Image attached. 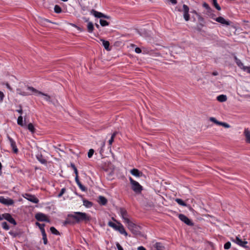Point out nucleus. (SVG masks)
<instances>
[{"label":"nucleus","mask_w":250,"mask_h":250,"mask_svg":"<svg viewBox=\"0 0 250 250\" xmlns=\"http://www.w3.org/2000/svg\"><path fill=\"white\" fill-rule=\"evenodd\" d=\"M0 203L7 206L12 205L14 202L10 198H5L3 196H0Z\"/></svg>","instance_id":"obj_10"},{"label":"nucleus","mask_w":250,"mask_h":250,"mask_svg":"<svg viewBox=\"0 0 250 250\" xmlns=\"http://www.w3.org/2000/svg\"><path fill=\"white\" fill-rule=\"evenodd\" d=\"M129 181L131 185V189L136 194H140L143 189V187L138 182L134 180L131 177H129Z\"/></svg>","instance_id":"obj_2"},{"label":"nucleus","mask_w":250,"mask_h":250,"mask_svg":"<svg viewBox=\"0 0 250 250\" xmlns=\"http://www.w3.org/2000/svg\"><path fill=\"white\" fill-rule=\"evenodd\" d=\"M8 139L10 142V146L12 148L13 152L17 154L18 152V149L17 147L16 142L14 140L9 136H7Z\"/></svg>","instance_id":"obj_12"},{"label":"nucleus","mask_w":250,"mask_h":250,"mask_svg":"<svg viewBox=\"0 0 250 250\" xmlns=\"http://www.w3.org/2000/svg\"><path fill=\"white\" fill-rule=\"evenodd\" d=\"M17 123L19 125L21 126L24 125V124L23 123V118L21 115L18 117L17 120Z\"/></svg>","instance_id":"obj_36"},{"label":"nucleus","mask_w":250,"mask_h":250,"mask_svg":"<svg viewBox=\"0 0 250 250\" xmlns=\"http://www.w3.org/2000/svg\"><path fill=\"white\" fill-rule=\"evenodd\" d=\"M98 202L100 205L102 206H105L107 203V200L104 196H99Z\"/></svg>","instance_id":"obj_18"},{"label":"nucleus","mask_w":250,"mask_h":250,"mask_svg":"<svg viewBox=\"0 0 250 250\" xmlns=\"http://www.w3.org/2000/svg\"><path fill=\"white\" fill-rule=\"evenodd\" d=\"M9 234L13 238H16L17 236H20L21 235V233L20 232H16L13 231H9Z\"/></svg>","instance_id":"obj_29"},{"label":"nucleus","mask_w":250,"mask_h":250,"mask_svg":"<svg viewBox=\"0 0 250 250\" xmlns=\"http://www.w3.org/2000/svg\"><path fill=\"white\" fill-rule=\"evenodd\" d=\"M54 11L56 13H60L62 12V10L59 5H56L54 7Z\"/></svg>","instance_id":"obj_38"},{"label":"nucleus","mask_w":250,"mask_h":250,"mask_svg":"<svg viewBox=\"0 0 250 250\" xmlns=\"http://www.w3.org/2000/svg\"><path fill=\"white\" fill-rule=\"evenodd\" d=\"M25 196L26 197H25V198L32 203H38L39 201V199L35 195H32L29 194H26Z\"/></svg>","instance_id":"obj_14"},{"label":"nucleus","mask_w":250,"mask_h":250,"mask_svg":"<svg viewBox=\"0 0 250 250\" xmlns=\"http://www.w3.org/2000/svg\"><path fill=\"white\" fill-rule=\"evenodd\" d=\"M68 217L75 220V223H79L80 222L84 221L87 222L91 219L90 217L86 213L82 212H74L73 214L68 215Z\"/></svg>","instance_id":"obj_1"},{"label":"nucleus","mask_w":250,"mask_h":250,"mask_svg":"<svg viewBox=\"0 0 250 250\" xmlns=\"http://www.w3.org/2000/svg\"><path fill=\"white\" fill-rule=\"evenodd\" d=\"M3 219H4L8 221L10 223L14 225H17V222L12 217L11 215L8 213L2 214Z\"/></svg>","instance_id":"obj_8"},{"label":"nucleus","mask_w":250,"mask_h":250,"mask_svg":"<svg viewBox=\"0 0 250 250\" xmlns=\"http://www.w3.org/2000/svg\"><path fill=\"white\" fill-rule=\"evenodd\" d=\"M108 225L113 228L115 230H117V228H118V225H116V224H115L114 223L111 222V221H109L108 222Z\"/></svg>","instance_id":"obj_35"},{"label":"nucleus","mask_w":250,"mask_h":250,"mask_svg":"<svg viewBox=\"0 0 250 250\" xmlns=\"http://www.w3.org/2000/svg\"><path fill=\"white\" fill-rule=\"evenodd\" d=\"M236 244H238L240 246H242L245 248H247L248 247L247 246V244L248 243V242L246 241H243L241 239H240L239 237H236L235 240L234 241Z\"/></svg>","instance_id":"obj_15"},{"label":"nucleus","mask_w":250,"mask_h":250,"mask_svg":"<svg viewBox=\"0 0 250 250\" xmlns=\"http://www.w3.org/2000/svg\"><path fill=\"white\" fill-rule=\"evenodd\" d=\"M183 11H184V18L186 21L189 20L190 17L188 14L189 7L186 4H184L183 6Z\"/></svg>","instance_id":"obj_11"},{"label":"nucleus","mask_w":250,"mask_h":250,"mask_svg":"<svg viewBox=\"0 0 250 250\" xmlns=\"http://www.w3.org/2000/svg\"><path fill=\"white\" fill-rule=\"evenodd\" d=\"M219 125H222L225 128H229L230 127V125L228 124L225 123V122H220Z\"/></svg>","instance_id":"obj_43"},{"label":"nucleus","mask_w":250,"mask_h":250,"mask_svg":"<svg viewBox=\"0 0 250 250\" xmlns=\"http://www.w3.org/2000/svg\"><path fill=\"white\" fill-rule=\"evenodd\" d=\"M94 152V150L93 149H90L89 150L87 154V156L88 158H91L93 155Z\"/></svg>","instance_id":"obj_44"},{"label":"nucleus","mask_w":250,"mask_h":250,"mask_svg":"<svg viewBox=\"0 0 250 250\" xmlns=\"http://www.w3.org/2000/svg\"><path fill=\"white\" fill-rule=\"evenodd\" d=\"M43 239V243L44 245H46L47 244V238H42Z\"/></svg>","instance_id":"obj_57"},{"label":"nucleus","mask_w":250,"mask_h":250,"mask_svg":"<svg viewBox=\"0 0 250 250\" xmlns=\"http://www.w3.org/2000/svg\"><path fill=\"white\" fill-rule=\"evenodd\" d=\"M215 21H216L222 24L226 25H230L231 22L229 21H227L223 17H219L215 19Z\"/></svg>","instance_id":"obj_13"},{"label":"nucleus","mask_w":250,"mask_h":250,"mask_svg":"<svg viewBox=\"0 0 250 250\" xmlns=\"http://www.w3.org/2000/svg\"><path fill=\"white\" fill-rule=\"evenodd\" d=\"M43 25H46L47 23L50 22V21L47 19H43L42 21Z\"/></svg>","instance_id":"obj_50"},{"label":"nucleus","mask_w":250,"mask_h":250,"mask_svg":"<svg viewBox=\"0 0 250 250\" xmlns=\"http://www.w3.org/2000/svg\"><path fill=\"white\" fill-rule=\"evenodd\" d=\"M35 218L39 221H45L49 222L50 220L47 218V216L42 213H37L35 215Z\"/></svg>","instance_id":"obj_7"},{"label":"nucleus","mask_w":250,"mask_h":250,"mask_svg":"<svg viewBox=\"0 0 250 250\" xmlns=\"http://www.w3.org/2000/svg\"><path fill=\"white\" fill-rule=\"evenodd\" d=\"M41 231L42 235L46 234L44 228V229H41Z\"/></svg>","instance_id":"obj_62"},{"label":"nucleus","mask_w":250,"mask_h":250,"mask_svg":"<svg viewBox=\"0 0 250 250\" xmlns=\"http://www.w3.org/2000/svg\"><path fill=\"white\" fill-rule=\"evenodd\" d=\"M244 135L245 137L246 142L248 144H250V130L248 128H245Z\"/></svg>","instance_id":"obj_16"},{"label":"nucleus","mask_w":250,"mask_h":250,"mask_svg":"<svg viewBox=\"0 0 250 250\" xmlns=\"http://www.w3.org/2000/svg\"><path fill=\"white\" fill-rule=\"evenodd\" d=\"M83 205L86 208H90L92 206L93 203L86 199L83 200Z\"/></svg>","instance_id":"obj_28"},{"label":"nucleus","mask_w":250,"mask_h":250,"mask_svg":"<svg viewBox=\"0 0 250 250\" xmlns=\"http://www.w3.org/2000/svg\"><path fill=\"white\" fill-rule=\"evenodd\" d=\"M20 109H18L17 110V111L20 114H21L22 113V110L21 109V106L20 107Z\"/></svg>","instance_id":"obj_61"},{"label":"nucleus","mask_w":250,"mask_h":250,"mask_svg":"<svg viewBox=\"0 0 250 250\" xmlns=\"http://www.w3.org/2000/svg\"><path fill=\"white\" fill-rule=\"evenodd\" d=\"M75 222L73 221H71L70 220L66 219V220L65 221L64 224H74Z\"/></svg>","instance_id":"obj_53"},{"label":"nucleus","mask_w":250,"mask_h":250,"mask_svg":"<svg viewBox=\"0 0 250 250\" xmlns=\"http://www.w3.org/2000/svg\"><path fill=\"white\" fill-rule=\"evenodd\" d=\"M120 213L122 219L124 220V222L125 223H126L130 220L129 217V215L125 208H120Z\"/></svg>","instance_id":"obj_5"},{"label":"nucleus","mask_w":250,"mask_h":250,"mask_svg":"<svg viewBox=\"0 0 250 250\" xmlns=\"http://www.w3.org/2000/svg\"><path fill=\"white\" fill-rule=\"evenodd\" d=\"M218 73L217 71H214L212 72V75L213 76H217L218 75Z\"/></svg>","instance_id":"obj_64"},{"label":"nucleus","mask_w":250,"mask_h":250,"mask_svg":"<svg viewBox=\"0 0 250 250\" xmlns=\"http://www.w3.org/2000/svg\"><path fill=\"white\" fill-rule=\"evenodd\" d=\"M27 90H29L32 91V92H34L35 94H38L39 95H41L44 96L45 97L44 99L46 101L51 102V103H53L51 100L50 96H49L48 95H47L46 94H44L41 91H39L38 90L36 89L35 88H34V87H31V86H27Z\"/></svg>","instance_id":"obj_4"},{"label":"nucleus","mask_w":250,"mask_h":250,"mask_svg":"<svg viewBox=\"0 0 250 250\" xmlns=\"http://www.w3.org/2000/svg\"><path fill=\"white\" fill-rule=\"evenodd\" d=\"M37 160L42 164H46L47 161L42 154H38L36 156Z\"/></svg>","instance_id":"obj_21"},{"label":"nucleus","mask_w":250,"mask_h":250,"mask_svg":"<svg viewBox=\"0 0 250 250\" xmlns=\"http://www.w3.org/2000/svg\"><path fill=\"white\" fill-rule=\"evenodd\" d=\"M242 69L245 71H247L248 73H250V66H244Z\"/></svg>","instance_id":"obj_49"},{"label":"nucleus","mask_w":250,"mask_h":250,"mask_svg":"<svg viewBox=\"0 0 250 250\" xmlns=\"http://www.w3.org/2000/svg\"><path fill=\"white\" fill-rule=\"evenodd\" d=\"M213 1V4L215 7L218 10H221V7L219 5V4L217 3V0H212Z\"/></svg>","instance_id":"obj_40"},{"label":"nucleus","mask_w":250,"mask_h":250,"mask_svg":"<svg viewBox=\"0 0 250 250\" xmlns=\"http://www.w3.org/2000/svg\"><path fill=\"white\" fill-rule=\"evenodd\" d=\"M117 132L116 131L114 132L111 135V138L108 141V143L109 145H111L112 143L114 141V139L116 135H117Z\"/></svg>","instance_id":"obj_34"},{"label":"nucleus","mask_w":250,"mask_h":250,"mask_svg":"<svg viewBox=\"0 0 250 250\" xmlns=\"http://www.w3.org/2000/svg\"><path fill=\"white\" fill-rule=\"evenodd\" d=\"M4 98V94L2 92L0 91V102H1L3 101Z\"/></svg>","instance_id":"obj_52"},{"label":"nucleus","mask_w":250,"mask_h":250,"mask_svg":"<svg viewBox=\"0 0 250 250\" xmlns=\"http://www.w3.org/2000/svg\"><path fill=\"white\" fill-rule=\"evenodd\" d=\"M203 6L205 8L207 11H210V9H211V8L210 7V6H209V5L206 2H204L203 4Z\"/></svg>","instance_id":"obj_47"},{"label":"nucleus","mask_w":250,"mask_h":250,"mask_svg":"<svg viewBox=\"0 0 250 250\" xmlns=\"http://www.w3.org/2000/svg\"><path fill=\"white\" fill-rule=\"evenodd\" d=\"M28 129L32 132V133H34L35 132V128L34 127V125L32 123H29L27 125Z\"/></svg>","instance_id":"obj_32"},{"label":"nucleus","mask_w":250,"mask_h":250,"mask_svg":"<svg viewBox=\"0 0 250 250\" xmlns=\"http://www.w3.org/2000/svg\"><path fill=\"white\" fill-rule=\"evenodd\" d=\"M36 225L37 226L39 229H40V230H41V229H44V227L45 226V224H40L39 223V222H37L36 223Z\"/></svg>","instance_id":"obj_46"},{"label":"nucleus","mask_w":250,"mask_h":250,"mask_svg":"<svg viewBox=\"0 0 250 250\" xmlns=\"http://www.w3.org/2000/svg\"><path fill=\"white\" fill-rule=\"evenodd\" d=\"M112 219L117 222L118 224V227L116 230L118 231L121 234H124L125 236H127V233L125 231L123 225L119 222H118L116 220H115L114 218H112Z\"/></svg>","instance_id":"obj_9"},{"label":"nucleus","mask_w":250,"mask_h":250,"mask_svg":"<svg viewBox=\"0 0 250 250\" xmlns=\"http://www.w3.org/2000/svg\"><path fill=\"white\" fill-rule=\"evenodd\" d=\"M87 31L89 33L93 32L94 29V25H93V23L91 21L88 22V24H87Z\"/></svg>","instance_id":"obj_25"},{"label":"nucleus","mask_w":250,"mask_h":250,"mask_svg":"<svg viewBox=\"0 0 250 250\" xmlns=\"http://www.w3.org/2000/svg\"><path fill=\"white\" fill-rule=\"evenodd\" d=\"M75 181L77 184L80 182L78 176H75Z\"/></svg>","instance_id":"obj_60"},{"label":"nucleus","mask_w":250,"mask_h":250,"mask_svg":"<svg viewBox=\"0 0 250 250\" xmlns=\"http://www.w3.org/2000/svg\"><path fill=\"white\" fill-rule=\"evenodd\" d=\"M77 185L82 191H85L87 190V188L81 182L78 183Z\"/></svg>","instance_id":"obj_41"},{"label":"nucleus","mask_w":250,"mask_h":250,"mask_svg":"<svg viewBox=\"0 0 250 250\" xmlns=\"http://www.w3.org/2000/svg\"><path fill=\"white\" fill-rule=\"evenodd\" d=\"M100 41L102 42L103 46L107 51H110L111 50V48L109 47L110 43L108 41H105L103 39H100Z\"/></svg>","instance_id":"obj_20"},{"label":"nucleus","mask_w":250,"mask_h":250,"mask_svg":"<svg viewBox=\"0 0 250 250\" xmlns=\"http://www.w3.org/2000/svg\"><path fill=\"white\" fill-rule=\"evenodd\" d=\"M175 201L180 205L187 207L188 205L186 203H185L181 199L176 198L175 199Z\"/></svg>","instance_id":"obj_31"},{"label":"nucleus","mask_w":250,"mask_h":250,"mask_svg":"<svg viewBox=\"0 0 250 250\" xmlns=\"http://www.w3.org/2000/svg\"><path fill=\"white\" fill-rule=\"evenodd\" d=\"M116 247L118 250H124L122 247L120 245V244L118 242L116 243Z\"/></svg>","instance_id":"obj_51"},{"label":"nucleus","mask_w":250,"mask_h":250,"mask_svg":"<svg viewBox=\"0 0 250 250\" xmlns=\"http://www.w3.org/2000/svg\"><path fill=\"white\" fill-rule=\"evenodd\" d=\"M103 18H104V19H110V16L106 15H104V16H103Z\"/></svg>","instance_id":"obj_58"},{"label":"nucleus","mask_w":250,"mask_h":250,"mask_svg":"<svg viewBox=\"0 0 250 250\" xmlns=\"http://www.w3.org/2000/svg\"><path fill=\"white\" fill-rule=\"evenodd\" d=\"M130 173L131 174L136 177H140L143 175V173L136 168H133L131 169L130 170Z\"/></svg>","instance_id":"obj_19"},{"label":"nucleus","mask_w":250,"mask_h":250,"mask_svg":"<svg viewBox=\"0 0 250 250\" xmlns=\"http://www.w3.org/2000/svg\"><path fill=\"white\" fill-rule=\"evenodd\" d=\"M178 217L180 220L184 222L187 225L189 226H193L194 225L193 223L186 215L183 214H180Z\"/></svg>","instance_id":"obj_6"},{"label":"nucleus","mask_w":250,"mask_h":250,"mask_svg":"<svg viewBox=\"0 0 250 250\" xmlns=\"http://www.w3.org/2000/svg\"><path fill=\"white\" fill-rule=\"evenodd\" d=\"M169 1L173 4H176L177 2V0H169Z\"/></svg>","instance_id":"obj_59"},{"label":"nucleus","mask_w":250,"mask_h":250,"mask_svg":"<svg viewBox=\"0 0 250 250\" xmlns=\"http://www.w3.org/2000/svg\"><path fill=\"white\" fill-rule=\"evenodd\" d=\"M217 100L220 102H224L227 101V97L225 95H220L217 97Z\"/></svg>","instance_id":"obj_26"},{"label":"nucleus","mask_w":250,"mask_h":250,"mask_svg":"<svg viewBox=\"0 0 250 250\" xmlns=\"http://www.w3.org/2000/svg\"><path fill=\"white\" fill-rule=\"evenodd\" d=\"M17 91L19 94L22 96H27L31 94V93L28 92L22 91L20 88L17 89Z\"/></svg>","instance_id":"obj_30"},{"label":"nucleus","mask_w":250,"mask_h":250,"mask_svg":"<svg viewBox=\"0 0 250 250\" xmlns=\"http://www.w3.org/2000/svg\"><path fill=\"white\" fill-rule=\"evenodd\" d=\"M196 16L198 18V21L200 22V25L202 27L204 26L205 23L204 19L200 15L199 13H196Z\"/></svg>","instance_id":"obj_23"},{"label":"nucleus","mask_w":250,"mask_h":250,"mask_svg":"<svg viewBox=\"0 0 250 250\" xmlns=\"http://www.w3.org/2000/svg\"><path fill=\"white\" fill-rule=\"evenodd\" d=\"M234 60H235V62H236V63L237 64V65L241 68L242 69V68L244 67V65L243 64V63L241 62V61L237 58L236 56H234Z\"/></svg>","instance_id":"obj_24"},{"label":"nucleus","mask_w":250,"mask_h":250,"mask_svg":"<svg viewBox=\"0 0 250 250\" xmlns=\"http://www.w3.org/2000/svg\"><path fill=\"white\" fill-rule=\"evenodd\" d=\"M100 23L102 26H108L109 24L106 21L102 19L100 20Z\"/></svg>","instance_id":"obj_37"},{"label":"nucleus","mask_w":250,"mask_h":250,"mask_svg":"<svg viewBox=\"0 0 250 250\" xmlns=\"http://www.w3.org/2000/svg\"><path fill=\"white\" fill-rule=\"evenodd\" d=\"M209 120L212 122H213L214 123H215V124L216 125H219V124H220V122L219 121H217L215 118L214 117H210L209 118Z\"/></svg>","instance_id":"obj_42"},{"label":"nucleus","mask_w":250,"mask_h":250,"mask_svg":"<svg viewBox=\"0 0 250 250\" xmlns=\"http://www.w3.org/2000/svg\"><path fill=\"white\" fill-rule=\"evenodd\" d=\"M65 188H62L61 189V191H60V193L58 194V196L59 197H61V196H62L64 194V193L65 192Z\"/></svg>","instance_id":"obj_48"},{"label":"nucleus","mask_w":250,"mask_h":250,"mask_svg":"<svg viewBox=\"0 0 250 250\" xmlns=\"http://www.w3.org/2000/svg\"><path fill=\"white\" fill-rule=\"evenodd\" d=\"M154 247L156 249V250H163L164 247L162 244L159 242H157L154 245Z\"/></svg>","instance_id":"obj_27"},{"label":"nucleus","mask_w":250,"mask_h":250,"mask_svg":"<svg viewBox=\"0 0 250 250\" xmlns=\"http://www.w3.org/2000/svg\"><path fill=\"white\" fill-rule=\"evenodd\" d=\"M231 247V243L229 242L226 243L224 245V249L225 250L229 249Z\"/></svg>","instance_id":"obj_45"},{"label":"nucleus","mask_w":250,"mask_h":250,"mask_svg":"<svg viewBox=\"0 0 250 250\" xmlns=\"http://www.w3.org/2000/svg\"><path fill=\"white\" fill-rule=\"evenodd\" d=\"M125 224L127 225V228L131 231L133 234L136 235L140 234V228L139 226L135 224L131 220L126 222Z\"/></svg>","instance_id":"obj_3"},{"label":"nucleus","mask_w":250,"mask_h":250,"mask_svg":"<svg viewBox=\"0 0 250 250\" xmlns=\"http://www.w3.org/2000/svg\"><path fill=\"white\" fill-rule=\"evenodd\" d=\"M138 250H146L145 248L143 246H140L138 248Z\"/></svg>","instance_id":"obj_56"},{"label":"nucleus","mask_w":250,"mask_h":250,"mask_svg":"<svg viewBox=\"0 0 250 250\" xmlns=\"http://www.w3.org/2000/svg\"><path fill=\"white\" fill-rule=\"evenodd\" d=\"M206 14L208 16V17L214 19V20H215V19L216 18V15L213 13V10L212 9H210V11H207Z\"/></svg>","instance_id":"obj_22"},{"label":"nucleus","mask_w":250,"mask_h":250,"mask_svg":"<svg viewBox=\"0 0 250 250\" xmlns=\"http://www.w3.org/2000/svg\"><path fill=\"white\" fill-rule=\"evenodd\" d=\"M2 166L1 164V163L0 162V175H1L2 174Z\"/></svg>","instance_id":"obj_63"},{"label":"nucleus","mask_w":250,"mask_h":250,"mask_svg":"<svg viewBox=\"0 0 250 250\" xmlns=\"http://www.w3.org/2000/svg\"><path fill=\"white\" fill-rule=\"evenodd\" d=\"M135 51L137 53H141L142 50H141V48H140L139 47H136L135 49Z\"/></svg>","instance_id":"obj_54"},{"label":"nucleus","mask_w":250,"mask_h":250,"mask_svg":"<svg viewBox=\"0 0 250 250\" xmlns=\"http://www.w3.org/2000/svg\"><path fill=\"white\" fill-rule=\"evenodd\" d=\"M90 14L93 15L95 17L97 18H103V16H104L103 13L97 11L94 9H92L90 11Z\"/></svg>","instance_id":"obj_17"},{"label":"nucleus","mask_w":250,"mask_h":250,"mask_svg":"<svg viewBox=\"0 0 250 250\" xmlns=\"http://www.w3.org/2000/svg\"><path fill=\"white\" fill-rule=\"evenodd\" d=\"M70 166L71 167L73 168L74 171H75L76 169H77L75 165L73 163H71Z\"/></svg>","instance_id":"obj_55"},{"label":"nucleus","mask_w":250,"mask_h":250,"mask_svg":"<svg viewBox=\"0 0 250 250\" xmlns=\"http://www.w3.org/2000/svg\"><path fill=\"white\" fill-rule=\"evenodd\" d=\"M50 231L51 232V233L54 234H55L57 235H59L60 234L59 231L58 230H57L54 227H51L50 228Z\"/></svg>","instance_id":"obj_33"},{"label":"nucleus","mask_w":250,"mask_h":250,"mask_svg":"<svg viewBox=\"0 0 250 250\" xmlns=\"http://www.w3.org/2000/svg\"><path fill=\"white\" fill-rule=\"evenodd\" d=\"M2 227L5 230H8L9 229V226L6 222H3L1 224Z\"/></svg>","instance_id":"obj_39"}]
</instances>
